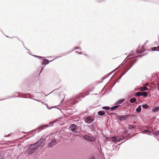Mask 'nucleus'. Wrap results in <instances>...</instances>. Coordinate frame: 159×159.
<instances>
[{"mask_svg": "<svg viewBox=\"0 0 159 159\" xmlns=\"http://www.w3.org/2000/svg\"><path fill=\"white\" fill-rule=\"evenodd\" d=\"M37 148L36 144H31L29 146L28 149L26 151V152L28 154H31L33 153L36 150Z\"/></svg>", "mask_w": 159, "mask_h": 159, "instance_id": "obj_1", "label": "nucleus"}, {"mask_svg": "<svg viewBox=\"0 0 159 159\" xmlns=\"http://www.w3.org/2000/svg\"><path fill=\"white\" fill-rule=\"evenodd\" d=\"M84 138L85 140L90 142L94 141L96 139L94 137L87 135H85L84 136Z\"/></svg>", "mask_w": 159, "mask_h": 159, "instance_id": "obj_2", "label": "nucleus"}, {"mask_svg": "<svg viewBox=\"0 0 159 159\" xmlns=\"http://www.w3.org/2000/svg\"><path fill=\"white\" fill-rule=\"evenodd\" d=\"M36 145H37V147H43L45 145V143L43 142V139H40L38 142L36 143Z\"/></svg>", "mask_w": 159, "mask_h": 159, "instance_id": "obj_3", "label": "nucleus"}, {"mask_svg": "<svg viewBox=\"0 0 159 159\" xmlns=\"http://www.w3.org/2000/svg\"><path fill=\"white\" fill-rule=\"evenodd\" d=\"M94 120L92 119L90 117L88 116L86 117L85 121V122L88 124L92 122Z\"/></svg>", "mask_w": 159, "mask_h": 159, "instance_id": "obj_4", "label": "nucleus"}, {"mask_svg": "<svg viewBox=\"0 0 159 159\" xmlns=\"http://www.w3.org/2000/svg\"><path fill=\"white\" fill-rule=\"evenodd\" d=\"M128 116V115L119 116L118 118L121 121L127 119Z\"/></svg>", "mask_w": 159, "mask_h": 159, "instance_id": "obj_5", "label": "nucleus"}, {"mask_svg": "<svg viewBox=\"0 0 159 159\" xmlns=\"http://www.w3.org/2000/svg\"><path fill=\"white\" fill-rule=\"evenodd\" d=\"M77 128V126L74 124L71 125L70 127V129L72 131H75L76 130Z\"/></svg>", "mask_w": 159, "mask_h": 159, "instance_id": "obj_6", "label": "nucleus"}, {"mask_svg": "<svg viewBox=\"0 0 159 159\" xmlns=\"http://www.w3.org/2000/svg\"><path fill=\"white\" fill-rule=\"evenodd\" d=\"M109 140L113 142H119L120 139H118L116 137H111L109 138Z\"/></svg>", "mask_w": 159, "mask_h": 159, "instance_id": "obj_7", "label": "nucleus"}, {"mask_svg": "<svg viewBox=\"0 0 159 159\" xmlns=\"http://www.w3.org/2000/svg\"><path fill=\"white\" fill-rule=\"evenodd\" d=\"M56 141L55 140H52L51 142L49 143V147H52L53 146L55 145L56 144Z\"/></svg>", "mask_w": 159, "mask_h": 159, "instance_id": "obj_8", "label": "nucleus"}, {"mask_svg": "<svg viewBox=\"0 0 159 159\" xmlns=\"http://www.w3.org/2000/svg\"><path fill=\"white\" fill-rule=\"evenodd\" d=\"M49 63V61L48 60L44 59L42 62V64L43 65L48 64Z\"/></svg>", "mask_w": 159, "mask_h": 159, "instance_id": "obj_9", "label": "nucleus"}, {"mask_svg": "<svg viewBox=\"0 0 159 159\" xmlns=\"http://www.w3.org/2000/svg\"><path fill=\"white\" fill-rule=\"evenodd\" d=\"M139 90L141 91H147L148 90V89L145 87H141L139 88Z\"/></svg>", "mask_w": 159, "mask_h": 159, "instance_id": "obj_10", "label": "nucleus"}, {"mask_svg": "<svg viewBox=\"0 0 159 159\" xmlns=\"http://www.w3.org/2000/svg\"><path fill=\"white\" fill-rule=\"evenodd\" d=\"M141 96H143V97H146L148 95V93L147 92H141Z\"/></svg>", "mask_w": 159, "mask_h": 159, "instance_id": "obj_11", "label": "nucleus"}, {"mask_svg": "<svg viewBox=\"0 0 159 159\" xmlns=\"http://www.w3.org/2000/svg\"><path fill=\"white\" fill-rule=\"evenodd\" d=\"M98 114L99 116H102L105 114V113L102 111H100L98 112Z\"/></svg>", "mask_w": 159, "mask_h": 159, "instance_id": "obj_12", "label": "nucleus"}, {"mask_svg": "<svg viewBox=\"0 0 159 159\" xmlns=\"http://www.w3.org/2000/svg\"><path fill=\"white\" fill-rule=\"evenodd\" d=\"M136 101V99L135 98H131L130 100V102L131 103H134Z\"/></svg>", "mask_w": 159, "mask_h": 159, "instance_id": "obj_13", "label": "nucleus"}, {"mask_svg": "<svg viewBox=\"0 0 159 159\" xmlns=\"http://www.w3.org/2000/svg\"><path fill=\"white\" fill-rule=\"evenodd\" d=\"M125 99H122L119 100L117 102V104H120L122 103L124 101Z\"/></svg>", "mask_w": 159, "mask_h": 159, "instance_id": "obj_14", "label": "nucleus"}, {"mask_svg": "<svg viewBox=\"0 0 159 159\" xmlns=\"http://www.w3.org/2000/svg\"><path fill=\"white\" fill-rule=\"evenodd\" d=\"M159 110V107H155L152 110V112H156Z\"/></svg>", "mask_w": 159, "mask_h": 159, "instance_id": "obj_15", "label": "nucleus"}, {"mask_svg": "<svg viewBox=\"0 0 159 159\" xmlns=\"http://www.w3.org/2000/svg\"><path fill=\"white\" fill-rule=\"evenodd\" d=\"M119 106H120L119 105H116V106H115L113 107H111V110H115L116 109H117Z\"/></svg>", "mask_w": 159, "mask_h": 159, "instance_id": "obj_16", "label": "nucleus"}, {"mask_svg": "<svg viewBox=\"0 0 159 159\" xmlns=\"http://www.w3.org/2000/svg\"><path fill=\"white\" fill-rule=\"evenodd\" d=\"M136 111L138 112H140L141 111V106H139V107L136 109Z\"/></svg>", "mask_w": 159, "mask_h": 159, "instance_id": "obj_17", "label": "nucleus"}, {"mask_svg": "<svg viewBox=\"0 0 159 159\" xmlns=\"http://www.w3.org/2000/svg\"><path fill=\"white\" fill-rule=\"evenodd\" d=\"M157 47H153L151 48V50L152 51H159V50L157 49Z\"/></svg>", "mask_w": 159, "mask_h": 159, "instance_id": "obj_18", "label": "nucleus"}, {"mask_svg": "<svg viewBox=\"0 0 159 159\" xmlns=\"http://www.w3.org/2000/svg\"><path fill=\"white\" fill-rule=\"evenodd\" d=\"M141 92H137L136 93H135V96H141Z\"/></svg>", "mask_w": 159, "mask_h": 159, "instance_id": "obj_19", "label": "nucleus"}, {"mask_svg": "<svg viewBox=\"0 0 159 159\" xmlns=\"http://www.w3.org/2000/svg\"><path fill=\"white\" fill-rule=\"evenodd\" d=\"M142 107L143 108H146V109L148 108L149 107V106L147 104H146L143 105Z\"/></svg>", "mask_w": 159, "mask_h": 159, "instance_id": "obj_20", "label": "nucleus"}, {"mask_svg": "<svg viewBox=\"0 0 159 159\" xmlns=\"http://www.w3.org/2000/svg\"><path fill=\"white\" fill-rule=\"evenodd\" d=\"M102 109H103L108 110L110 109V108L109 107H102Z\"/></svg>", "mask_w": 159, "mask_h": 159, "instance_id": "obj_21", "label": "nucleus"}, {"mask_svg": "<svg viewBox=\"0 0 159 159\" xmlns=\"http://www.w3.org/2000/svg\"><path fill=\"white\" fill-rule=\"evenodd\" d=\"M154 134H155L156 135H159V130H157L156 131H155L154 132Z\"/></svg>", "mask_w": 159, "mask_h": 159, "instance_id": "obj_22", "label": "nucleus"}, {"mask_svg": "<svg viewBox=\"0 0 159 159\" xmlns=\"http://www.w3.org/2000/svg\"><path fill=\"white\" fill-rule=\"evenodd\" d=\"M3 158V155L0 154V159H2Z\"/></svg>", "mask_w": 159, "mask_h": 159, "instance_id": "obj_23", "label": "nucleus"}, {"mask_svg": "<svg viewBox=\"0 0 159 159\" xmlns=\"http://www.w3.org/2000/svg\"><path fill=\"white\" fill-rule=\"evenodd\" d=\"M144 132L145 133H149L150 132V131L148 130H144Z\"/></svg>", "mask_w": 159, "mask_h": 159, "instance_id": "obj_24", "label": "nucleus"}, {"mask_svg": "<svg viewBox=\"0 0 159 159\" xmlns=\"http://www.w3.org/2000/svg\"><path fill=\"white\" fill-rule=\"evenodd\" d=\"M148 83H147L146 84H145L144 85H146V86H148Z\"/></svg>", "mask_w": 159, "mask_h": 159, "instance_id": "obj_25", "label": "nucleus"}, {"mask_svg": "<svg viewBox=\"0 0 159 159\" xmlns=\"http://www.w3.org/2000/svg\"><path fill=\"white\" fill-rule=\"evenodd\" d=\"M37 57H39V58H42L43 57H42L38 56H37Z\"/></svg>", "mask_w": 159, "mask_h": 159, "instance_id": "obj_26", "label": "nucleus"}, {"mask_svg": "<svg viewBox=\"0 0 159 159\" xmlns=\"http://www.w3.org/2000/svg\"><path fill=\"white\" fill-rule=\"evenodd\" d=\"M137 52H139V53H142V52H139V51H137Z\"/></svg>", "mask_w": 159, "mask_h": 159, "instance_id": "obj_27", "label": "nucleus"}, {"mask_svg": "<svg viewBox=\"0 0 159 159\" xmlns=\"http://www.w3.org/2000/svg\"><path fill=\"white\" fill-rule=\"evenodd\" d=\"M157 48L159 49V46H158V47H157Z\"/></svg>", "mask_w": 159, "mask_h": 159, "instance_id": "obj_28", "label": "nucleus"}, {"mask_svg": "<svg viewBox=\"0 0 159 159\" xmlns=\"http://www.w3.org/2000/svg\"><path fill=\"white\" fill-rule=\"evenodd\" d=\"M46 127H48V125H46Z\"/></svg>", "mask_w": 159, "mask_h": 159, "instance_id": "obj_29", "label": "nucleus"}, {"mask_svg": "<svg viewBox=\"0 0 159 159\" xmlns=\"http://www.w3.org/2000/svg\"><path fill=\"white\" fill-rule=\"evenodd\" d=\"M98 2H100V1H98Z\"/></svg>", "mask_w": 159, "mask_h": 159, "instance_id": "obj_30", "label": "nucleus"}, {"mask_svg": "<svg viewBox=\"0 0 159 159\" xmlns=\"http://www.w3.org/2000/svg\"><path fill=\"white\" fill-rule=\"evenodd\" d=\"M92 159H95L94 158H93Z\"/></svg>", "mask_w": 159, "mask_h": 159, "instance_id": "obj_31", "label": "nucleus"}]
</instances>
